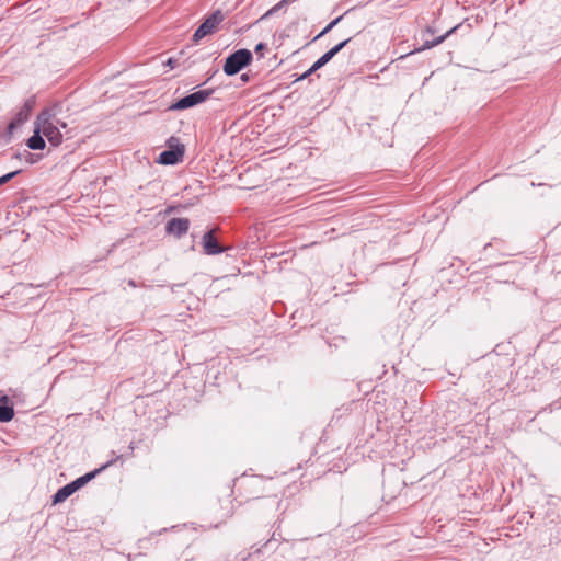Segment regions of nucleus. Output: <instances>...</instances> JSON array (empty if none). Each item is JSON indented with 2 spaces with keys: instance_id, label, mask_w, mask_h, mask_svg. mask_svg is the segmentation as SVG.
<instances>
[{
  "instance_id": "nucleus-1",
  "label": "nucleus",
  "mask_w": 561,
  "mask_h": 561,
  "mask_svg": "<svg viewBox=\"0 0 561 561\" xmlns=\"http://www.w3.org/2000/svg\"><path fill=\"white\" fill-rule=\"evenodd\" d=\"M35 126L54 147L62 142V134L59 128H66L67 124L57 119L54 108L42 111L36 117Z\"/></svg>"
},
{
  "instance_id": "nucleus-2",
  "label": "nucleus",
  "mask_w": 561,
  "mask_h": 561,
  "mask_svg": "<svg viewBox=\"0 0 561 561\" xmlns=\"http://www.w3.org/2000/svg\"><path fill=\"white\" fill-rule=\"evenodd\" d=\"M252 60V54L248 49H239L230 55L225 62L224 71L229 75L238 73L243 67L249 65Z\"/></svg>"
},
{
  "instance_id": "nucleus-3",
  "label": "nucleus",
  "mask_w": 561,
  "mask_h": 561,
  "mask_svg": "<svg viewBox=\"0 0 561 561\" xmlns=\"http://www.w3.org/2000/svg\"><path fill=\"white\" fill-rule=\"evenodd\" d=\"M96 471L89 472L77 480L72 481L71 483L62 486L59 489L56 494L53 496V504H58L64 501H66L71 494H73L76 491H78L80 488H82L85 483H88L94 476L96 474Z\"/></svg>"
},
{
  "instance_id": "nucleus-4",
  "label": "nucleus",
  "mask_w": 561,
  "mask_h": 561,
  "mask_svg": "<svg viewBox=\"0 0 561 561\" xmlns=\"http://www.w3.org/2000/svg\"><path fill=\"white\" fill-rule=\"evenodd\" d=\"M170 149L161 152L158 158L160 164H176L182 161L184 156V146L179 144L178 139L172 137L168 141Z\"/></svg>"
},
{
  "instance_id": "nucleus-5",
  "label": "nucleus",
  "mask_w": 561,
  "mask_h": 561,
  "mask_svg": "<svg viewBox=\"0 0 561 561\" xmlns=\"http://www.w3.org/2000/svg\"><path fill=\"white\" fill-rule=\"evenodd\" d=\"M224 19L225 15L222 14L221 11H216L215 13H213L195 31L193 39L195 42H198L205 36L213 34L217 30L218 25L224 21Z\"/></svg>"
},
{
  "instance_id": "nucleus-6",
  "label": "nucleus",
  "mask_w": 561,
  "mask_h": 561,
  "mask_svg": "<svg viewBox=\"0 0 561 561\" xmlns=\"http://www.w3.org/2000/svg\"><path fill=\"white\" fill-rule=\"evenodd\" d=\"M211 94V90H199L180 99L172 108L185 110L205 102Z\"/></svg>"
},
{
  "instance_id": "nucleus-7",
  "label": "nucleus",
  "mask_w": 561,
  "mask_h": 561,
  "mask_svg": "<svg viewBox=\"0 0 561 561\" xmlns=\"http://www.w3.org/2000/svg\"><path fill=\"white\" fill-rule=\"evenodd\" d=\"M35 106V99L30 98L25 101L23 106L18 111L15 117L8 125V131L11 134L13 130L19 127L21 124L26 122L31 115L32 110Z\"/></svg>"
},
{
  "instance_id": "nucleus-8",
  "label": "nucleus",
  "mask_w": 561,
  "mask_h": 561,
  "mask_svg": "<svg viewBox=\"0 0 561 561\" xmlns=\"http://www.w3.org/2000/svg\"><path fill=\"white\" fill-rule=\"evenodd\" d=\"M350 41H351V38H347V39L341 42L340 44H337L336 46H334L333 48H331L329 51H327L323 56H321L312 65V67L308 70L306 76L310 75L311 72H313L316 70H318L319 68L324 66L327 62H329Z\"/></svg>"
},
{
  "instance_id": "nucleus-9",
  "label": "nucleus",
  "mask_w": 561,
  "mask_h": 561,
  "mask_svg": "<svg viewBox=\"0 0 561 561\" xmlns=\"http://www.w3.org/2000/svg\"><path fill=\"white\" fill-rule=\"evenodd\" d=\"M190 221L187 218H173L167 225V231L171 234L180 237L187 232Z\"/></svg>"
},
{
  "instance_id": "nucleus-10",
  "label": "nucleus",
  "mask_w": 561,
  "mask_h": 561,
  "mask_svg": "<svg viewBox=\"0 0 561 561\" xmlns=\"http://www.w3.org/2000/svg\"><path fill=\"white\" fill-rule=\"evenodd\" d=\"M203 243L207 254H217L221 252V248L219 247L216 238L214 237L213 230L204 234Z\"/></svg>"
},
{
  "instance_id": "nucleus-11",
  "label": "nucleus",
  "mask_w": 561,
  "mask_h": 561,
  "mask_svg": "<svg viewBox=\"0 0 561 561\" xmlns=\"http://www.w3.org/2000/svg\"><path fill=\"white\" fill-rule=\"evenodd\" d=\"M8 397H3L0 400V422H9L14 416V410L11 405L8 404Z\"/></svg>"
},
{
  "instance_id": "nucleus-12",
  "label": "nucleus",
  "mask_w": 561,
  "mask_h": 561,
  "mask_svg": "<svg viewBox=\"0 0 561 561\" xmlns=\"http://www.w3.org/2000/svg\"><path fill=\"white\" fill-rule=\"evenodd\" d=\"M27 146L33 150H42L45 148L46 144L43 134L38 130L37 126H35L34 135L27 140Z\"/></svg>"
},
{
  "instance_id": "nucleus-13",
  "label": "nucleus",
  "mask_w": 561,
  "mask_h": 561,
  "mask_svg": "<svg viewBox=\"0 0 561 561\" xmlns=\"http://www.w3.org/2000/svg\"><path fill=\"white\" fill-rule=\"evenodd\" d=\"M342 15L333 20L331 23H329L325 28L318 35V37L324 35L325 33L330 32L341 20Z\"/></svg>"
},
{
  "instance_id": "nucleus-14",
  "label": "nucleus",
  "mask_w": 561,
  "mask_h": 561,
  "mask_svg": "<svg viewBox=\"0 0 561 561\" xmlns=\"http://www.w3.org/2000/svg\"><path fill=\"white\" fill-rule=\"evenodd\" d=\"M19 173V171H13V172H10L8 174H4L3 176L0 178V185L9 182L11 179H13L16 174Z\"/></svg>"
},
{
  "instance_id": "nucleus-15",
  "label": "nucleus",
  "mask_w": 561,
  "mask_h": 561,
  "mask_svg": "<svg viewBox=\"0 0 561 561\" xmlns=\"http://www.w3.org/2000/svg\"><path fill=\"white\" fill-rule=\"evenodd\" d=\"M265 47H266L265 44L259 43L255 46L254 50H255L256 54H261V56H263V50L265 49Z\"/></svg>"
},
{
  "instance_id": "nucleus-16",
  "label": "nucleus",
  "mask_w": 561,
  "mask_h": 561,
  "mask_svg": "<svg viewBox=\"0 0 561 561\" xmlns=\"http://www.w3.org/2000/svg\"><path fill=\"white\" fill-rule=\"evenodd\" d=\"M289 0H282L279 3H277L268 13L278 10L284 3L288 2Z\"/></svg>"
},
{
  "instance_id": "nucleus-17",
  "label": "nucleus",
  "mask_w": 561,
  "mask_h": 561,
  "mask_svg": "<svg viewBox=\"0 0 561 561\" xmlns=\"http://www.w3.org/2000/svg\"><path fill=\"white\" fill-rule=\"evenodd\" d=\"M444 39V37H440L439 39H437L433 45H436V44H439L442 43V41Z\"/></svg>"
}]
</instances>
